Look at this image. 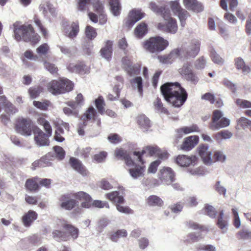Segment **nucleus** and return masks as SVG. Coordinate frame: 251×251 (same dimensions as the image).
Wrapping results in <instances>:
<instances>
[{"label":"nucleus","instance_id":"bb28decb","mask_svg":"<svg viewBox=\"0 0 251 251\" xmlns=\"http://www.w3.org/2000/svg\"><path fill=\"white\" fill-rule=\"evenodd\" d=\"M137 121L140 128L144 131H147L151 127L150 120L145 115H138Z\"/></svg>","mask_w":251,"mask_h":251},{"label":"nucleus","instance_id":"72a5a7b5","mask_svg":"<svg viewBox=\"0 0 251 251\" xmlns=\"http://www.w3.org/2000/svg\"><path fill=\"white\" fill-rule=\"evenodd\" d=\"M55 159L52 152H49L41 158V167H50L52 165V161Z\"/></svg>","mask_w":251,"mask_h":251},{"label":"nucleus","instance_id":"58836bf2","mask_svg":"<svg viewBox=\"0 0 251 251\" xmlns=\"http://www.w3.org/2000/svg\"><path fill=\"white\" fill-rule=\"evenodd\" d=\"M180 0H174L170 1L168 4L170 6V11H171L174 16H175L182 8L180 2Z\"/></svg>","mask_w":251,"mask_h":251},{"label":"nucleus","instance_id":"c9c22d12","mask_svg":"<svg viewBox=\"0 0 251 251\" xmlns=\"http://www.w3.org/2000/svg\"><path fill=\"white\" fill-rule=\"evenodd\" d=\"M148 32V25L145 23L140 24L135 29V35L138 38H142Z\"/></svg>","mask_w":251,"mask_h":251},{"label":"nucleus","instance_id":"a19ab883","mask_svg":"<svg viewBox=\"0 0 251 251\" xmlns=\"http://www.w3.org/2000/svg\"><path fill=\"white\" fill-rule=\"evenodd\" d=\"M127 235V232L126 229H119L111 235L110 239L112 242H117L119 238L126 237Z\"/></svg>","mask_w":251,"mask_h":251},{"label":"nucleus","instance_id":"864d4df0","mask_svg":"<svg viewBox=\"0 0 251 251\" xmlns=\"http://www.w3.org/2000/svg\"><path fill=\"white\" fill-rule=\"evenodd\" d=\"M91 150L90 147H86L82 149L78 148L75 151V154L82 158H86L89 157Z\"/></svg>","mask_w":251,"mask_h":251},{"label":"nucleus","instance_id":"e2e57ef3","mask_svg":"<svg viewBox=\"0 0 251 251\" xmlns=\"http://www.w3.org/2000/svg\"><path fill=\"white\" fill-rule=\"evenodd\" d=\"M181 128V131H183L185 134H187L195 132H200L199 128L196 125H192L189 126H183Z\"/></svg>","mask_w":251,"mask_h":251},{"label":"nucleus","instance_id":"4be33fe9","mask_svg":"<svg viewBox=\"0 0 251 251\" xmlns=\"http://www.w3.org/2000/svg\"><path fill=\"white\" fill-rule=\"evenodd\" d=\"M70 163L72 167L82 176L87 175V171L81 162L78 159L74 157H71L70 159Z\"/></svg>","mask_w":251,"mask_h":251},{"label":"nucleus","instance_id":"bf43d9fd","mask_svg":"<svg viewBox=\"0 0 251 251\" xmlns=\"http://www.w3.org/2000/svg\"><path fill=\"white\" fill-rule=\"evenodd\" d=\"M232 136L231 132L227 130H222L215 134V138L218 140L221 139H227Z\"/></svg>","mask_w":251,"mask_h":251},{"label":"nucleus","instance_id":"412c9836","mask_svg":"<svg viewBox=\"0 0 251 251\" xmlns=\"http://www.w3.org/2000/svg\"><path fill=\"white\" fill-rule=\"evenodd\" d=\"M37 218V213L34 211L29 210L23 216L22 223L25 227H29Z\"/></svg>","mask_w":251,"mask_h":251},{"label":"nucleus","instance_id":"5fc2aeb1","mask_svg":"<svg viewBox=\"0 0 251 251\" xmlns=\"http://www.w3.org/2000/svg\"><path fill=\"white\" fill-rule=\"evenodd\" d=\"M95 104L100 113L102 114L104 112V106L105 105L104 100L101 96H100L95 100Z\"/></svg>","mask_w":251,"mask_h":251},{"label":"nucleus","instance_id":"7c9ffc66","mask_svg":"<svg viewBox=\"0 0 251 251\" xmlns=\"http://www.w3.org/2000/svg\"><path fill=\"white\" fill-rule=\"evenodd\" d=\"M224 211L223 210H222L220 211L219 214L218 216L217 225L218 227L222 230V233H225L227 230L228 223L224 219Z\"/></svg>","mask_w":251,"mask_h":251},{"label":"nucleus","instance_id":"0e129e2a","mask_svg":"<svg viewBox=\"0 0 251 251\" xmlns=\"http://www.w3.org/2000/svg\"><path fill=\"white\" fill-rule=\"evenodd\" d=\"M33 103L34 106L37 108L42 110H46L48 109L50 102L48 100H45L43 102L34 100L33 101Z\"/></svg>","mask_w":251,"mask_h":251},{"label":"nucleus","instance_id":"4c0bfd02","mask_svg":"<svg viewBox=\"0 0 251 251\" xmlns=\"http://www.w3.org/2000/svg\"><path fill=\"white\" fill-rule=\"evenodd\" d=\"M193 72L192 70V66L190 63L188 62L184 63L183 66L179 69V73L184 78L185 77Z\"/></svg>","mask_w":251,"mask_h":251},{"label":"nucleus","instance_id":"09e8293b","mask_svg":"<svg viewBox=\"0 0 251 251\" xmlns=\"http://www.w3.org/2000/svg\"><path fill=\"white\" fill-rule=\"evenodd\" d=\"M54 153L52 152L55 156V158H57L58 160H62L65 155V152L64 149L60 146H54L53 147Z\"/></svg>","mask_w":251,"mask_h":251},{"label":"nucleus","instance_id":"2f4dec72","mask_svg":"<svg viewBox=\"0 0 251 251\" xmlns=\"http://www.w3.org/2000/svg\"><path fill=\"white\" fill-rule=\"evenodd\" d=\"M235 66L238 70H241L244 74H247L250 71V68L246 66L244 60L241 57H237L235 59Z\"/></svg>","mask_w":251,"mask_h":251},{"label":"nucleus","instance_id":"680f3d73","mask_svg":"<svg viewBox=\"0 0 251 251\" xmlns=\"http://www.w3.org/2000/svg\"><path fill=\"white\" fill-rule=\"evenodd\" d=\"M42 90V87L38 86L30 88L28 90V92L30 97L34 99L39 95Z\"/></svg>","mask_w":251,"mask_h":251},{"label":"nucleus","instance_id":"13d9d810","mask_svg":"<svg viewBox=\"0 0 251 251\" xmlns=\"http://www.w3.org/2000/svg\"><path fill=\"white\" fill-rule=\"evenodd\" d=\"M204 209L205 213L207 215L212 218H215L217 214V211L213 206L206 204L205 205Z\"/></svg>","mask_w":251,"mask_h":251},{"label":"nucleus","instance_id":"9b49d317","mask_svg":"<svg viewBox=\"0 0 251 251\" xmlns=\"http://www.w3.org/2000/svg\"><path fill=\"white\" fill-rule=\"evenodd\" d=\"M34 140L38 146H46L49 145V138L51 136L48 135V132L45 134L38 127L35 128L34 130Z\"/></svg>","mask_w":251,"mask_h":251},{"label":"nucleus","instance_id":"20e7f679","mask_svg":"<svg viewBox=\"0 0 251 251\" xmlns=\"http://www.w3.org/2000/svg\"><path fill=\"white\" fill-rule=\"evenodd\" d=\"M11 28L13 30L14 39L18 42L23 40L34 44L39 40V36L34 33L31 25H21L20 22H16Z\"/></svg>","mask_w":251,"mask_h":251},{"label":"nucleus","instance_id":"f3484780","mask_svg":"<svg viewBox=\"0 0 251 251\" xmlns=\"http://www.w3.org/2000/svg\"><path fill=\"white\" fill-rule=\"evenodd\" d=\"M182 1L184 6L188 10L198 13L203 10L202 4L197 0H182Z\"/></svg>","mask_w":251,"mask_h":251},{"label":"nucleus","instance_id":"423d86ee","mask_svg":"<svg viewBox=\"0 0 251 251\" xmlns=\"http://www.w3.org/2000/svg\"><path fill=\"white\" fill-rule=\"evenodd\" d=\"M168 42L161 37L150 38L144 43V48L151 53L162 51L168 46Z\"/></svg>","mask_w":251,"mask_h":251},{"label":"nucleus","instance_id":"ddd939ff","mask_svg":"<svg viewBox=\"0 0 251 251\" xmlns=\"http://www.w3.org/2000/svg\"><path fill=\"white\" fill-rule=\"evenodd\" d=\"M145 15L141 10H132L129 13L128 19L126 22V26L131 27L137 22L143 18Z\"/></svg>","mask_w":251,"mask_h":251},{"label":"nucleus","instance_id":"de8ad7c7","mask_svg":"<svg viewBox=\"0 0 251 251\" xmlns=\"http://www.w3.org/2000/svg\"><path fill=\"white\" fill-rule=\"evenodd\" d=\"M92 4L95 10L98 12H102L103 11V4L100 0H89L87 4Z\"/></svg>","mask_w":251,"mask_h":251},{"label":"nucleus","instance_id":"8fccbe9b","mask_svg":"<svg viewBox=\"0 0 251 251\" xmlns=\"http://www.w3.org/2000/svg\"><path fill=\"white\" fill-rule=\"evenodd\" d=\"M153 105L155 107V109L160 113L164 114L168 113V110L166 108L163 107L162 102L161 100L159 98H157L156 100L153 102Z\"/></svg>","mask_w":251,"mask_h":251},{"label":"nucleus","instance_id":"3c124183","mask_svg":"<svg viewBox=\"0 0 251 251\" xmlns=\"http://www.w3.org/2000/svg\"><path fill=\"white\" fill-rule=\"evenodd\" d=\"M235 102L240 108L246 109L251 108V101L240 99H236Z\"/></svg>","mask_w":251,"mask_h":251},{"label":"nucleus","instance_id":"39448f33","mask_svg":"<svg viewBox=\"0 0 251 251\" xmlns=\"http://www.w3.org/2000/svg\"><path fill=\"white\" fill-rule=\"evenodd\" d=\"M48 91L53 95H58L69 92L73 89V83L67 78L59 81L53 80L47 85Z\"/></svg>","mask_w":251,"mask_h":251},{"label":"nucleus","instance_id":"c756f323","mask_svg":"<svg viewBox=\"0 0 251 251\" xmlns=\"http://www.w3.org/2000/svg\"><path fill=\"white\" fill-rule=\"evenodd\" d=\"M110 10L112 14L115 16H119L121 10V5L119 0H109Z\"/></svg>","mask_w":251,"mask_h":251},{"label":"nucleus","instance_id":"79ce46f5","mask_svg":"<svg viewBox=\"0 0 251 251\" xmlns=\"http://www.w3.org/2000/svg\"><path fill=\"white\" fill-rule=\"evenodd\" d=\"M38 124L43 126L46 132H48L49 136L52 135V128L49 122L46 120L44 118L40 117L37 119Z\"/></svg>","mask_w":251,"mask_h":251},{"label":"nucleus","instance_id":"a18cd8bd","mask_svg":"<svg viewBox=\"0 0 251 251\" xmlns=\"http://www.w3.org/2000/svg\"><path fill=\"white\" fill-rule=\"evenodd\" d=\"M84 67L83 64H74L70 63L68 66V70L72 73H80L82 72L83 68Z\"/></svg>","mask_w":251,"mask_h":251},{"label":"nucleus","instance_id":"052dcab7","mask_svg":"<svg viewBox=\"0 0 251 251\" xmlns=\"http://www.w3.org/2000/svg\"><path fill=\"white\" fill-rule=\"evenodd\" d=\"M184 79L186 81L189 82L191 84L194 85H196L200 80L199 76L195 73L194 72V71L189 75H187V76L185 77Z\"/></svg>","mask_w":251,"mask_h":251},{"label":"nucleus","instance_id":"393cba45","mask_svg":"<svg viewBox=\"0 0 251 251\" xmlns=\"http://www.w3.org/2000/svg\"><path fill=\"white\" fill-rule=\"evenodd\" d=\"M79 31L78 22H73L71 25L65 29V35L71 39L75 38Z\"/></svg>","mask_w":251,"mask_h":251},{"label":"nucleus","instance_id":"a211bd4d","mask_svg":"<svg viewBox=\"0 0 251 251\" xmlns=\"http://www.w3.org/2000/svg\"><path fill=\"white\" fill-rule=\"evenodd\" d=\"M199 153L204 163L208 164L211 162V150H209L207 145H202L199 148Z\"/></svg>","mask_w":251,"mask_h":251},{"label":"nucleus","instance_id":"b1692460","mask_svg":"<svg viewBox=\"0 0 251 251\" xmlns=\"http://www.w3.org/2000/svg\"><path fill=\"white\" fill-rule=\"evenodd\" d=\"M130 85L134 90H137L140 97L143 96V79L141 76H136L129 81Z\"/></svg>","mask_w":251,"mask_h":251},{"label":"nucleus","instance_id":"0eeeda50","mask_svg":"<svg viewBox=\"0 0 251 251\" xmlns=\"http://www.w3.org/2000/svg\"><path fill=\"white\" fill-rule=\"evenodd\" d=\"M223 116L222 111L215 110L213 112L212 121L210 123L209 127L213 130H217L220 128L228 126L230 124V120Z\"/></svg>","mask_w":251,"mask_h":251},{"label":"nucleus","instance_id":"a878e982","mask_svg":"<svg viewBox=\"0 0 251 251\" xmlns=\"http://www.w3.org/2000/svg\"><path fill=\"white\" fill-rule=\"evenodd\" d=\"M112 41H107L104 47L100 50L101 55L105 59L109 60L111 58L112 53Z\"/></svg>","mask_w":251,"mask_h":251},{"label":"nucleus","instance_id":"dca6fc26","mask_svg":"<svg viewBox=\"0 0 251 251\" xmlns=\"http://www.w3.org/2000/svg\"><path fill=\"white\" fill-rule=\"evenodd\" d=\"M73 197L80 201H83L81 203V206L82 207L85 208L91 207L92 205V199L87 193L83 191H80L74 194Z\"/></svg>","mask_w":251,"mask_h":251},{"label":"nucleus","instance_id":"ea45409f","mask_svg":"<svg viewBox=\"0 0 251 251\" xmlns=\"http://www.w3.org/2000/svg\"><path fill=\"white\" fill-rule=\"evenodd\" d=\"M175 16L178 18L181 26L184 27L186 24V20L190 16V14L186 10L182 8Z\"/></svg>","mask_w":251,"mask_h":251},{"label":"nucleus","instance_id":"774afa93","mask_svg":"<svg viewBox=\"0 0 251 251\" xmlns=\"http://www.w3.org/2000/svg\"><path fill=\"white\" fill-rule=\"evenodd\" d=\"M109 220L106 218H102L99 220L98 223L97 230L99 232L102 231L104 228H105L109 223Z\"/></svg>","mask_w":251,"mask_h":251},{"label":"nucleus","instance_id":"9d476101","mask_svg":"<svg viewBox=\"0 0 251 251\" xmlns=\"http://www.w3.org/2000/svg\"><path fill=\"white\" fill-rule=\"evenodd\" d=\"M96 110L93 107L91 106L81 116V120L82 123H79L77 131L79 135H83L84 134L83 128L87 126V122L91 120L94 116Z\"/></svg>","mask_w":251,"mask_h":251},{"label":"nucleus","instance_id":"473e14b6","mask_svg":"<svg viewBox=\"0 0 251 251\" xmlns=\"http://www.w3.org/2000/svg\"><path fill=\"white\" fill-rule=\"evenodd\" d=\"M38 179V177H35L27 179L25 183V187L26 189L31 192L38 190L39 188V186L37 182Z\"/></svg>","mask_w":251,"mask_h":251},{"label":"nucleus","instance_id":"69168bd1","mask_svg":"<svg viewBox=\"0 0 251 251\" xmlns=\"http://www.w3.org/2000/svg\"><path fill=\"white\" fill-rule=\"evenodd\" d=\"M206 63V60L205 58L203 56H201L196 60L194 65L196 69L201 70L205 67Z\"/></svg>","mask_w":251,"mask_h":251},{"label":"nucleus","instance_id":"e433bc0d","mask_svg":"<svg viewBox=\"0 0 251 251\" xmlns=\"http://www.w3.org/2000/svg\"><path fill=\"white\" fill-rule=\"evenodd\" d=\"M63 227L67 230V232L70 234V236L74 240H75L77 238L79 231L78 228L67 223L63 224Z\"/></svg>","mask_w":251,"mask_h":251},{"label":"nucleus","instance_id":"f704fd0d","mask_svg":"<svg viewBox=\"0 0 251 251\" xmlns=\"http://www.w3.org/2000/svg\"><path fill=\"white\" fill-rule=\"evenodd\" d=\"M147 203L151 206L161 207L163 205V200L156 195H151L148 197Z\"/></svg>","mask_w":251,"mask_h":251},{"label":"nucleus","instance_id":"4d7b16f0","mask_svg":"<svg viewBox=\"0 0 251 251\" xmlns=\"http://www.w3.org/2000/svg\"><path fill=\"white\" fill-rule=\"evenodd\" d=\"M210 56L212 61L216 64L222 65L224 63V60L214 50L211 51Z\"/></svg>","mask_w":251,"mask_h":251},{"label":"nucleus","instance_id":"7ed1b4c3","mask_svg":"<svg viewBox=\"0 0 251 251\" xmlns=\"http://www.w3.org/2000/svg\"><path fill=\"white\" fill-rule=\"evenodd\" d=\"M150 9L157 15H160L165 21V24L158 23L157 28L160 30L175 34L177 30L176 20L171 17L170 10L165 6H159L155 2L151 1L149 4Z\"/></svg>","mask_w":251,"mask_h":251},{"label":"nucleus","instance_id":"6e6552de","mask_svg":"<svg viewBox=\"0 0 251 251\" xmlns=\"http://www.w3.org/2000/svg\"><path fill=\"white\" fill-rule=\"evenodd\" d=\"M35 126L32 124L31 121L27 119H20L17 122L15 129L18 133L25 136H30L32 131L34 132Z\"/></svg>","mask_w":251,"mask_h":251},{"label":"nucleus","instance_id":"cd10ccee","mask_svg":"<svg viewBox=\"0 0 251 251\" xmlns=\"http://www.w3.org/2000/svg\"><path fill=\"white\" fill-rule=\"evenodd\" d=\"M105 197L111 201L117 203H123L124 202L123 196L120 195L118 191H115L105 194Z\"/></svg>","mask_w":251,"mask_h":251},{"label":"nucleus","instance_id":"f03ea898","mask_svg":"<svg viewBox=\"0 0 251 251\" xmlns=\"http://www.w3.org/2000/svg\"><path fill=\"white\" fill-rule=\"evenodd\" d=\"M200 49V42L197 39L191 41L189 45L181 49H176L166 56H159L158 58L161 62L164 64H171L176 58H189L195 57Z\"/></svg>","mask_w":251,"mask_h":251},{"label":"nucleus","instance_id":"f8f14e48","mask_svg":"<svg viewBox=\"0 0 251 251\" xmlns=\"http://www.w3.org/2000/svg\"><path fill=\"white\" fill-rule=\"evenodd\" d=\"M140 165L137 164L127 170L130 176L133 179H137L140 177L144 176L146 171V167L144 164V162H140Z\"/></svg>","mask_w":251,"mask_h":251},{"label":"nucleus","instance_id":"338daca9","mask_svg":"<svg viewBox=\"0 0 251 251\" xmlns=\"http://www.w3.org/2000/svg\"><path fill=\"white\" fill-rule=\"evenodd\" d=\"M238 238L242 239H251V231L244 229L239 231L237 234Z\"/></svg>","mask_w":251,"mask_h":251},{"label":"nucleus","instance_id":"f257e3e1","mask_svg":"<svg viewBox=\"0 0 251 251\" xmlns=\"http://www.w3.org/2000/svg\"><path fill=\"white\" fill-rule=\"evenodd\" d=\"M160 90L165 100L176 107L182 106L187 99L186 90L178 82H168L161 86Z\"/></svg>","mask_w":251,"mask_h":251},{"label":"nucleus","instance_id":"4468645a","mask_svg":"<svg viewBox=\"0 0 251 251\" xmlns=\"http://www.w3.org/2000/svg\"><path fill=\"white\" fill-rule=\"evenodd\" d=\"M175 173L170 167H164L160 170V178L167 185L175 181Z\"/></svg>","mask_w":251,"mask_h":251},{"label":"nucleus","instance_id":"c85d7f7f","mask_svg":"<svg viewBox=\"0 0 251 251\" xmlns=\"http://www.w3.org/2000/svg\"><path fill=\"white\" fill-rule=\"evenodd\" d=\"M202 238L200 232H190L188 233L184 239V242L186 244H193L197 242Z\"/></svg>","mask_w":251,"mask_h":251},{"label":"nucleus","instance_id":"37998d69","mask_svg":"<svg viewBox=\"0 0 251 251\" xmlns=\"http://www.w3.org/2000/svg\"><path fill=\"white\" fill-rule=\"evenodd\" d=\"M141 65L139 64L132 65L130 67L125 71L130 76H135L140 74Z\"/></svg>","mask_w":251,"mask_h":251},{"label":"nucleus","instance_id":"6ab92c4d","mask_svg":"<svg viewBox=\"0 0 251 251\" xmlns=\"http://www.w3.org/2000/svg\"><path fill=\"white\" fill-rule=\"evenodd\" d=\"M199 140V138L198 136L194 135L189 136L185 139L180 148L182 150L186 151H190L198 143Z\"/></svg>","mask_w":251,"mask_h":251},{"label":"nucleus","instance_id":"2eb2a0df","mask_svg":"<svg viewBox=\"0 0 251 251\" xmlns=\"http://www.w3.org/2000/svg\"><path fill=\"white\" fill-rule=\"evenodd\" d=\"M40 11L47 19L51 20V18L55 17L56 16V12L54 7H53L49 2H46L45 3H42L40 5Z\"/></svg>","mask_w":251,"mask_h":251},{"label":"nucleus","instance_id":"603ef678","mask_svg":"<svg viewBox=\"0 0 251 251\" xmlns=\"http://www.w3.org/2000/svg\"><path fill=\"white\" fill-rule=\"evenodd\" d=\"M85 35L87 38L94 39L97 35L96 29L90 25H87L85 28Z\"/></svg>","mask_w":251,"mask_h":251},{"label":"nucleus","instance_id":"5701e85b","mask_svg":"<svg viewBox=\"0 0 251 251\" xmlns=\"http://www.w3.org/2000/svg\"><path fill=\"white\" fill-rule=\"evenodd\" d=\"M196 160L195 156L191 157L185 155H178L176 158V163L181 167L188 166L194 163Z\"/></svg>","mask_w":251,"mask_h":251},{"label":"nucleus","instance_id":"6e6d98bb","mask_svg":"<svg viewBox=\"0 0 251 251\" xmlns=\"http://www.w3.org/2000/svg\"><path fill=\"white\" fill-rule=\"evenodd\" d=\"M237 122L238 126H240L242 128L245 129L249 127L251 130V121L247 118L241 117L237 120Z\"/></svg>","mask_w":251,"mask_h":251},{"label":"nucleus","instance_id":"c03bdc74","mask_svg":"<svg viewBox=\"0 0 251 251\" xmlns=\"http://www.w3.org/2000/svg\"><path fill=\"white\" fill-rule=\"evenodd\" d=\"M53 238L57 241H67L69 239V236L66 233L59 230H55L52 233Z\"/></svg>","mask_w":251,"mask_h":251},{"label":"nucleus","instance_id":"49530a36","mask_svg":"<svg viewBox=\"0 0 251 251\" xmlns=\"http://www.w3.org/2000/svg\"><path fill=\"white\" fill-rule=\"evenodd\" d=\"M185 226L187 228L193 230L200 229L201 231H207V228L206 227L201 226L193 221H190L187 222L185 223Z\"/></svg>","mask_w":251,"mask_h":251},{"label":"nucleus","instance_id":"aec40b11","mask_svg":"<svg viewBox=\"0 0 251 251\" xmlns=\"http://www.w3.org/2000/svg\"><path fill=\"white\" fill-rule=\"evenodd\" d=\"M158 151H159V148L157 146H147L141 152L134 151L133 154L138 157L139 162H142V155L144 153L148 152L150 155L153 156L154 155H157Z\"/></svg>","mask_w":251,"mask_h":251},{"label":"nucleus","instance_id":"1a4fd4ad","mask_svg":"<svg viewBox=\"0 0 251 251\" xmlns=\"http://www.w3.org/2000/svg\"><path fill=\"white\" fill-rule=\"evenodd\" d=\"M69 194H66L60 196L59 198V206L63 209L71 210L78 205V202L71 198Z\"/></svg>","mask_w":251,"mask_h":251}]
</instances>
